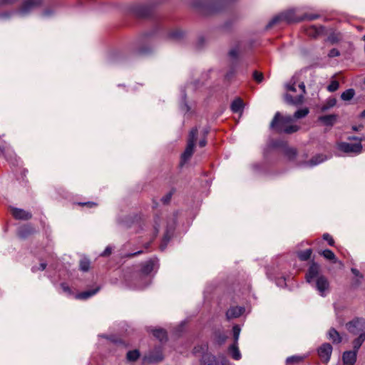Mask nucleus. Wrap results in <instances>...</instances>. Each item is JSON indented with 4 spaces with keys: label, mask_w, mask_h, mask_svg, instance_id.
Segmentation results:
<instances>
[{
    "label": "nucleus",
    "mask_w": 365,
    "mask_h": 365,
    "mask_svg": "<svg viewBox=\"0 0 365 365\" xmlns=\"http://www.w3.org/2000/svg\"><path fill=\"white\" fill-rule=\"evenodd\" d=\"M365 341V336H358L352 342L353 351L358 353L359 349Z\"/></svg>",
    "instance_id": "25"
},
{
    "label": "nucleus",
    "mask_w": 365,
    "mask_h": 365,
    "mask_svg": "<svg viewBox=\"0 0 365 365\" xmlns=\"http://www.w3.org/2000/svg\"><path fill=\"white\" fill-rule=\"evenodd\" d=\"M153 336L159 339L160 341H163L167 339V334L164 329H158L153 331Z\"/></svg>",
    "instance_id": "24"
},
{
    "label": "nucleus",
    "mask_w": 365,
    "mask_h": 365,
    "mask_svg": "<svg viewBox=\"0 0 365 365\" xmlns=\"http://www.w3.org/2000/svg\"><path fill=\"white\" fill-rule=\"evenodd\" d=\"M111 253V248L107 247L105 250L102 252L101 256H108Z\"/></svg>",
    "instance_id": "53"
},
{
    "label": "nucleus",
    "mask_w": 365,
    "mask_h": 365,
    "mask_svg": "<svg viewBox=\"0 0 365 365\" xmlns=\"http://www.w3.org/2000/svg\"><path fill=\"white\" fill-rule=\"evenodd\" d=\"M361 117L365 118V110L361 112Z\"/></svg>",
    "instance_id": "64"
},
{
    "label": "nucleus",
    "mask_w": 365,
    "mask_h": 365,
    "mask_svg": "<svg viewBox=\"0 0 365 365\" xmlns=\"http://www.w3.org/2000/svg\"><path fill=\"white\" fill-rule=\"evenodd\" d=\"M312 252V251L311 249H307L304 251L299 252L298 253V257L302 261H306L310 258Z\"/></svg>",
    "instance_id": "31"
},
{
    "label": "nucleus",
    "mask_w": 365,
    "mask_h": 365,
    "mask_svg": "<svg viewBox=\"0 0 365 365\" xmlns=\"http://www.w3.org/2000/svg\"><path fill=\"white\" fill-rule=\"evenodd\" d=\"M207 349V346L206 344L195 346L193 349V353L195 354H197L200 352L203 353L200 361L201 365H219L215 356L208 353H205Z\"/></svg>",
    "instance_id": "8"
},
{
    "label": "nucleus",
    "mask_w": 365,
    "mask_h": 365,
    "mask_svg": "<svg viewBox=\"0 0 365 365\" xmlns=\"http://www.w3.org/2000/svg\"><path fill=\"white\" fill-rule=\"evenodd\" d=\"M154 267L155 262L153 260H149L142 264L140 271L136 275V277L140 280V282L136 285L137 288H144L150 283L148 275L154 269Z\"/></svg>",
    "instance_id": "4"
},
{
    "label": "nucleus",
    "mask_w": 365,
    "mask_h": 365,
    "mask_svg": "<svg viewBox=\"0 0 365 365\" xmlns=\"http://www.w3.org/2000/svg\"><path fill=\"white\" fill-rule=\"evenodd\" d=\"M299 19L300 17H297L295 14V10L289 9L273 17L267 25V28H271L280 22H286L288 24L298 22L300 21Z\"/></svg>",
    "instance_id": "5"
},
{
    "label": "nucleus",
    "mask_w": 365,
    "mask_h": 365,
    "mask_svg": "<svg viewBox=\"0 0 365 365\" xmlns=\"http://www.w3.org/2000/svg\"><path fill=\"white\" fill-rule=\"evenodd\" d=\"M326 160L323 155H317L313 157L307 163L309 166L317 165Z\"/></svg>",
    "instance_id": "27"
},
{
    "label": "nucleus",
    "mask_w": 365,
    "mask_h": 365,
    "mask_svg": "<svg viewBox=\"0 0 365 365\" xmlns=\"http://www.w3.org/2000/svg\"><path fill=\"white\" fill-rule=\"evenodd\" d=\"M336 100L335 99H331L328 101V105L327 106H324L322 108V110L323 111L327 110L328 108H331V107H333L334 106H335L336 104Z\"/></svg>",
    "instance_id": "47"
},
{
    "label": "nucleus",
    "mask_w": 365,
    "mask_h": 365,
    "mask_svg": "<svg viewBox=\"0 0 365 365\" xmlns=\"http://www.w3.org/2000/svg\"><path fill=\"white\" fill-rule=\"evenodd\" d=\"M240 53V46L238 45L232 48L229 51V56L231 58L236 59L238 57Z\"/></svg>",
    "instance_id": "35"
},
{
    "label": "nucleus",
    "mask_w": 365,
    "mask_h": 365,
    "mask_svg": "<svg viewBox=\"0 0 365 365\" xmlns=\"http://www.w3.org/2000/svg\"><path fill=\"white\" fill-rule=\"evenodd\" d=\"M61 287L62 288L63 291L64 292H66L69 294H71V288L66 284V283H61Z\"/></svg>",
    "instance_id": "50"
},
{
    "label": "nucleus",
    "mask_w": 365,
    "mask_h": 365,
    "mask_svg": "<svg viewBox=\"0 0 365 365\" xmlns=\"http://www.w3.org/2000/svg\"><path fill=\"white\" fill-rule=\"evenodd\" d=\"M173 230H174L173 227H167L166 232L163 238V242L160 247L161 250H164L165 249L168 242L170 241V240L172 237Z\"/></svg>",
    "instance_id": "18"
},
{
    "label": "nucleus",
    "mask_w": 365,
    "mask_h": 365,
    "mask_svg": "<svg viewBox=\"0 0 365 365\" xmlns=\"http://www.w3.org/2000/svg\"><path fill=\"white\" fill-rule=\"evenodd\" d=\"M323 239L326 241L328 242V244L330 245V246H333L334 244V241L333 240V238L331 237V236L328 234V233H324L323 235Z\"/></svg>",
    "instance_id": "43"
},
{
    "label": "nucleus",
    "mask_w": 365,
    "mask_h": 365,
    "mask_svg": "<svg viewBox=\"0 0 365 365\" xmlns=\"http://www.w3.org/2000/svg\"><path fill=\"white\" fill-rule=\"evenodd\" d=\"M162 356H158L157 357H154L153 356H150L148 359V361L150 362V363H155V362H158V361H160L162 360Z\"/></svg>",
    "instance_id": "48"
},
{
    "label": "nucleus",
    "mask_w": 365,
    "mask_h": 365,
    "mask_svg": "<svg viewBox=\"0 0 365 365\" xmlns=\"http://www.w3.org/2000/svg\"><path fill=\"white\" fill-rule=\"evenodd\" d=\"M243 108V102L240 98H236L231 104V110L234 113L240 112Z\"/></svg>",
    "instance_id": "22"
},
{
    "label": "nucleus",
    "mask_w": 365,
    "mask_h": 365,
    "mask_svg": "<svg viewBox=\"0 0 365 365\" xmlns=\"http://www.w3.org/2000/svg\"><path fill=\"white\" fill-rule=\"evenodd\" d=\"M339 83L336 81H333L331 82V83L328 86L327 89L330 92H334L336 91L339 88Z\"/></svg>",
    "instance_id": "39"
},
{
    "label": "nucleus",
    "mask_w": 365,
    "mask_h": 365,
    "mask_svg": "<svg viewBox=\"0 0 365 365\" xmlns=\"http://www.w3.org/2000/svg\"><path fill=\"white\" fill-rule=\"evenodd\" d=\"M297 83V76H294L292 78L285 83L284 87L288 92H296ZM297 86L300 90V93L296 96H293L289 93H286L284 96L285 102L290 105L299 106L304 102V95L306 93L305 85L304 82L298 83Z\"/></svg>",
    "instance_id": "2"
},
{
    "label": "nucleus",
    "mask_w": 365,
    "mask_h": 365,
    "mask_svg": "<svg viewBox=\"0 0 365 365\" xmlns=\"http://www.w3.org/2000/svg\"><path fill=\"white\" fill-rule=\"evenodd\" d=\"M41 4V0H25L19 10V14L22 16H26Z\"/></svg>",
    "instance_id": "10"
},
{
    "label": "nucleus",
    "mask_w": 365,
    "mask_h": 365,
    "mask_svg": "<svg viewBox=\"0 0 365 365\" xmlns=\"http://www.w3.org/2000/svg\"><path fill=\"white\" fill-rule=\"evenodd\" d=\"M10 209H11L12 215L16 220H27L31 219L32 217V215L31 212H27L23 209L13 207H11Z\"/></svg>",
    "instance_id": "14"
},
{
    "label": "nucleus",
    "mask_w": 365,
    "mask_h": 365,
    "mask_svg": "<svg viewBox=\"0 0 365 365\" xmlns=\"http://www.w3.org/2000/svg\"><path fill=\"white\" fill-rule=\"evenodd\" d=\"M229 352L235 360H240L241 359V354L238 349L237 344L233 343V344L230 345Z\"/></svg>",
    "instance_id": "21"
},
{
    "label": "nucleus",
    "mask_w": 365,
    "mask_h": 365,
    "mask_svg": "<svg viewBox=\"0 0 365 365\" xmlns=\"http://www.w3.org/2000/svg\"><path fill=\"white\" fill-rule=\"evenodd\" d=\"M338 148L339 150L348 154L358 155L361 153L363 147L361 143H350L341 142L338 144Z\"/></svg>",
    "instance_id": "9"
},
{
    "label": "nucleus",
    "mask_w": 365,
    "mask_h": 365,
    "mask_svg": "<svg viewBox=\"0 0 365 365\" xmlns=\"http://www.w3.org/2000/svg\"><path fill=\"white\" fill-rule=\"evenodd\" d=\"M245 311V308L242 307H233L230 308L226 312V317L227 319L237 318L240 317L243 312Z\"/></svg>",
    "instance_id": "16"
},
{
    "label": "nucleus",
    "mask_w": 365,
    "mask_h": 365,
    "mask_svg": "<svg viewBox=\"0 0 365 365\" xmlns=\"http://www.w3.org/2000/svg\"><path fill=\"white\" fill-rule=\"evenodd\" d=\"M172 195H173V192H170L168 194H166L165 196H163L161 198V201L163 202V204L168 203L170 201V200H171Z\"/></svg>",
    "instance_id": "45"
},
{
    "label": "nucleus",
    "mask_w": 365,
    "mask_h": 365,
    "mask_svg": "<svg viewBox=\"0 0 365 365\" xmlns=\"http://www.w3.org/2000/svg\"><path fill=\"white\" fill-rule=\"evenodd\" d=\"M328 338L333 343L339 344L341 342V337L339 333L334 328H331L328 331Z\"/></svg>",
    "instance_id": "20"
},
{
    "label": "nucleus",
    "mask_w": 365,
    "mask_h": 365,
    "mask_svg": "<svg viewBox=\"0 0 365 365\" xmlns=\"http://www.w3.org/2000/svg\"><path fill=\"white\" fill-rule=\"evenodd\" d=\"M142 252L141 251H139V252H135V253H133L130 255V256H135V255H139L140 253H141Z\"/></svg>",
    "instance_id": "63"
},
{
    "label": "nucleus",
    "mask_w": 365,
    "mask_h": 365,
    "mask_svg": "<svg viewBox=\"0 0 365 365\" xmlns=\"http://www.w3.org/2000/svg\"><path fill=\"white\" fill-rule=\"evenodd\" d=\"M346 328L353 335L365 336V319L354 318L346 323Z\"/></svg>",
    "instance_id": "7"
},
{
    "label": "nucleus",
    "mask_w": 365,
    "mask_h": 365,
    "mask_svg": "<svg viewBox=\"0 0 365 365\" xmlns=\"http://www.w3.org/2000/svg\"><path fill=\"white\" fill-rule=\"evenodd\" d=\"M303 360V357L302 356H289L287 359L286 361L287 364H290V363H299L301 361Z\"/></svg>",
    "instance_id": "38"
},
{
    "label": "nucleus",
    "mask_w": 365,
    "mask_h": 365,
    "mask_svg": "<svg viewBox=\"0 0 365 365\" xmlns=\"http://www.w3.org/2000/svg\"><path fill=\"white\" fill-rule=\"evenodd\" d=\"M206 143H207L206 140H205V138H203V139H202V140H200V142H199V145H200L201 148H202V147L205 146Z\"/></svg>",
    "instance_id": "59"
},
{
    "label": "nucleus",
    "mask_w": 365,
    "mask_h": 365,
    "mask_svg": "<svg viewBox=\"0 0 365 365\" xmlns=\"http://www.w3.org/2000/svg\"><path fill=\"white\" fill-rule=\"evenodd\" d=\"M99 289H100V287H98L96 289L81 292V293L76 294V298L78 299H87L89 297L96 294L99 291Z\"/></svg>",
    "instance_id": "19"
},
{
    "label": "nucleus",
    "mask_w": 365,
    "mask_h": 365,
    "mask_svg": "<svg viewBox=\"0 0 365 365\" xmlns=\"http://www.w3.org/2000/svg\"><path fill=\"white\" fill-rule=\"evenodd\" d=\"M91 262L88 258H82L79 262V268L82 272H88L90 269Z\"/></svg>",
    "instance_id": "26"
},
{
    "label": "nucleus",
    "mask_w": 365,
    "mask_h": 365,
    "mask_svg": "<svg viewBox=\"0 0 365 365\" xmlns=\"http://www.w3.org/2000/svg\"><path fill=\"white\" fill-rule=\"evenodd\" d=\"M253 78L257 83H260L264 78L263 73L255 71L253 73Z\"/></svg>",
    "instance_id": "42"
},
{
    "label": "nucleus",
    "mask_w": 365,
    "mask_h": 365,
    "mask_svg": "<svg viewBox=\"0 0 365 365\" xmlns=\"http://www.w3.org/2000/svg\"><path fill=\"white\" fill-rule=\"evenodd\" d=\"M220 363L222 365H230L229 360L224 356L221 358Z\"/></svg>",
    "instance_id": "54"
},
{
    "label": "nucleus",
    "mask_w": 365,
    "mask_h": 365,
    "mask_svg": "<svg viewBox=\"0 0 365 365\" xmlns=\"http://www.w3.org/2000/svg\"><path fill=\"white\" fill-rule=\"evenodd\" d=\"M34 232V229L30 226H24L19 228L18 235L21 238L26 237L29 235Z\"/></svg>",
    "instance_id": "23"
},
{
    "label": "nucleus",
    "mask_w": 365,
    "mask_h": 365,
    "mask_svg": "<svg viewBox=\"0 0 365 365\" xmlns=\"http://www.w3.org/2000/svg\"><path fill=\"white\" fill-rule=\"evenodd\" d=\"M185 34L182 31L177 29L169 34V37L175 40H180L183 38Z\"/></svg>",
    "instance_id": "30"
},
{
    "label": "nucleus",
    "mask_w": 365,
    "mask_h": 365,
    "mask_svg": "<svg viewBox=\"0 0 365 365\" xmlns=\"http://www.w3.org/2000/svg\"><path fill=\"white\" fill-rule=\"evenodd\" d=\"M159 221H160V217H159V216L156 215L154 218V225H153V228L155 230V237L157 235V234L159 232V227H160Z\"/></svg>",
    "instance_id": "41"
},
{
    "label": "nucleus",
    "mask_w": 365,
    "mask_h": 365,
    "mask_svg": "<svg viewBox=\"0 0 365 365\" xmlns=\"http://www.w3.org/2000/svg\"><path fill=\"white\" fill-rule=\"evenodd\" d=\"M138 52H139V53H140V54H146V53H148L149 52V51H148V50H147V49H145V48H141V49H140V50L138 51Z\"/></svg>",
    "instance_id": "60"
},
{
    "label": "nucleus",
    "mask_w": 365,
    "mask_h": 365,
    "mask_svg": "<svg viewBox=\"0 0 365 365\" xmlns=\"http://www.w3.org/2000/svg\"><path fill=\"white\" fill-rule=\"evenodd\" d=\"M286 145V142L282 140H276L272 143V146L274 148H285Z\"/></svg>",
    "instance_id": "44"
},
{
    "label": "nucleus",
    "mask_w": 365,
    "mask_h": 365,
    "mask_svg": "<svg viewBox=\"0 0 365 365\" xmlns=\"http://www.w3.org/2000/svg\"><path fill=\"white\" fill-rule=\"evenodd\" d=\"M141 10H142V11L139 14L140 16H146L149 14V12L146 9L142 8Z\"/></svg>",
    "instance_id": "55"
},
{
    "label": "nucleus",
    "mask_w": 365,
    "mask_h": 365,
    "mask_svg": "<svg viewBox=\"0 0 365 365\" xmlns=\"http://www.w3.org/2000/svg\"><path fill=\"white\" fill-rule=\"evenodd\" d=\"M197 129L196 128H192L189 133L186 148L181 155V165L185 164L192 155L195 143L197 139Z\"/></svg>",
    "instance_id": "6"
},
{
    "label": "nucleus",
    "mask_w": 365,
    "mask_h": 365,
    "mask_svg": "<svg viewBox=\"0 0 365 365\" xmlns=\"http://www.w3.org/2000/svg\"><path fill=\"white\" fill-rule=\"evenodd\" d=\"M240 328L238 325H235L232 328V331H233V336H234V339H235V341L234 343H236L237 344V341H238V339H239V336H240Z\"/></svg>",
    "instance_id": "37"
},
{
    "label": "nucleus",
    "mask_w": 365,
    "mask_h": 365,
    "mask_svg": "<svg viewBox=\"0 0 365 365\" xmlns=\"http://www.w3.org/2000/svg\"><path fill=\"white\" fill-rule=\"evenodd\" d=\"M349 140H359L358 143H361V141L363 140V138H357V137H349L348 138Z\"/></svg>",
    "instance_id": "58"
},
{
    "label": "nucleus",
    "mask_w": 365,
    "mask_h": 365,
    "mask_svg": "<svg viewBox=\"0 0 365 365\" xmlns=\"http://www.w3.org/2000/svg\"><path fill=\"white\" fill-rule=\"evenodd\" d=\"M306 280L317 290L320 296L324 297L329 293V282L325 276L320 274V267L318 264H311L306 273Z\"/></svg>",
    "instance_id": "1"
},
{
    "label": "nucleus",
    "mask_w": 365,
    "mask_h": 365,
    "mask_svg": "<svg viewBox=\"0 0 365 365\" xmlns=\"http://www.w3.org/2000/svg\"><path fill=\"white\" fill-rule=\"evenodd\" d=\"M309 112V110L307 108L299 109L294 113V116L292 118H294L296 119L304 118L308 115Z\"/></svg>",
    "instance_id": "29"
},
{
    "label": "nucleus",
    "mask_w": 365,
    "mask_h": 365,
    "mask_svg": "<svg viewBox=\"0 0 365 365\" xmlns=\"http://www.w3.org/2000/svg\"><path fill=\"white\" fill-rule=\"evenodd\" d=\"M357 352L351 351H346L343 353L342 361L345 365H354L356 361Z\"/></svg>",
    "instance_id": "15"
},
{
    "label": "nucleus",
    "mask_w": 365,
    "mask_h": 365,
    "mask_svg": "<svg viewBox=\"0 0 365 365\" xmlns=\"http://www.w3.org/2000/svg\"><path fill=\"white\" fill-rule=\"evenodd\" d=\"M182 98H183V101H185V98H186V94L185 93V91H184V90H183V91H182Z\"/></svg>",
    "instance_id": "62"
},
{
    "label": "nucleus",
    "mask_w": 365,
    "mask_h": 365,
    "mask_svg": "<svg viewBox=\"0 0 365 365\" xmlns=\"http://www.w3.org/2000/svg\"><path fill=\"white\" fill-rule=\"evenodd\" d=\"M305 32L307 36L316 38L325 34V27L312 25L306 28Z\"/></svg>",
    "instance_id": "12"
},
{
    "label": "nucleus",
    "mask_w": 365,
    "mask_h": 365,
    "mask_svg": "<svg viewBox=\"0 0 365 365\" xmlns=\"http://www.w3.org/2000/svg\"><path fill=\"white\" fill-rule=\"evenodd\" d=\"M354 90L353 88H349L341 93V98L343 101H349L354 98Z\"/></svg>",
    "instance_id": "28"
},
{
    "label": "nucleus",
    "mask_w": 365,
    "mask_h": 365,
    "mask_svg": "<svg viewBox=\"0 0 365 365\" xmlns=\"http://www.w3.org/2000/svg\"><path fill=\"white\" fill-rule=\"evenodd\" d=\"M79 204L81 205H87L88 207H93V206H96V203L93 202H81V203H79Z\"/></svg>",
    "instance_id": "56"
},
{
    "label": "nucleus",
    "mask_w": 365,
    "mask_h": 365,
    "mask_svg": "<svg viewBox=\"0 0 365 365\" xmlns=\"http://www.w3.org/2000/svg\"><path fill=\"white\" fill-rule=\"evenodd\" d=\"M339 55H340V52L336 48L331 49L328 53V56L329 58L336 57V56H339Z\"/></svg>",
    "instance_id": "46"
},
{
    "label": "nucleus",
    "mask_w": 365,
    "mask_h": 365,
    "mask_svg": "<svg viewBox=\"0 0 365 365\" xmlns=\"http://www.w3.org/2000/svg\"><path fill=\"white\" fill-rule=\"evenodd\" d=\"M16 0H1V4H11L14 3Z\"/></svg>",
    "instance_id": "57"
},
{
    "label": "nucleus",
    "mask_w": 365,
    "mask_h": 365,
    "mask_svg": "<svg viewBox=\"0 0 365 365\" xmlns=\"http://www.w3.org/2000/svg\"><path fill=\"white\" fill-rule=\"evenodd\" d=\"M284 153L289 158H294L297 154L296 150L292 148H285Z\"/></svg>",
    "instance_id": "40"
},
{
    "label": "nucleus",
    "mask_w": 365,
    "mask_h": 365,
    "mask_svg": "<svg viewBox=\"0 0 365 365\" xmlns=\"http://www.w3.org/2000/svg\"><path fill=\"white\" fill-rule=\"evenodd\" d=\"M351 271L353 273V274H354L356 277H361V278L363 277V275L360 273V272L357 269L351 268Z\"/></svg>",
    "instance_id": "51"
},
{
    "label": "nucleus",
    "mask_w": 365,
    "mask_h": 365,
    "mask_svg": "<svg viewBox=\"0 0 365 365\" xmlns=\"http://www.w3.org/2000/svg\"><path fill=\"white\" fill-rule=\"evenodd\" d=\"M362 126L360 125L359 127H356V126H353V130H355V131H358Z\"/></svg>",
    "instance_id": "61"
},
{
    "label": "nucleus",
    "mask_w": 365,
    "mask_h": 365,
    "mask_svg": "<svg viewBox=\"0 0 365 365\" xmlns=\"http://www.w3.org/2000/svg\"><path fill=\"white\" fill-rule=\"evenodd\" d=\"M140 356V353L138 350L129 351L127 353V359L130 361H136Z\"/></svg>",
    "instance_id": "32"
},
{
    "label": "nucleus",
    "mask_w": 365,
    "mask_h": 365,
    "mask_svg": "<svg viewBox=\"0 0 365 365\" xmlns=\"http://www.w3.org/2000/svg\"><path fill=\"white\" fill-rule=\"evenodd\" d=\"M341 38L339 34L332 33L328 36L327 41L331 43L334 44L338 43Z\"/></svg>",
    "instance_id": "33"
},
{
    "label": "nucleus",
    "mask_w": 365,
    "mask_h": 365,
    "mask_svg": "<svg viewBox=\"0 0 365 365\" xmlns=\"http://www.w3.org/2000/svg\"><path fill=\"white\" fill-rule=\"evenodd\" d=\"M336 117L337 116L334 114L322 115L319 117V120L322 122L325 125L331 126L336 122Z\"/></svg>",
    "instance_id": "17"
},
{
    "label": "nucleus",
    "mask_w": 365,
    "mask_h": 365,
    "mask_svg": "<svg viewBox=\"0 0 365 365\" xmlns=\"http://www.w3.org/2000/svg\"><path fill=\"white\" fill-rule=\"evenodd\" d=\"M46 267V264L45 262H41L40 264H39V267H32V271L34 272H36L37 270H44Z\"/></svg>",
    "instance_id": "49"
},
{
    "label": "nucleus",
    "mask_w": 365,
    "mask_h": 365,
    "mask_svg": "<svg viewBox=\"0 0 365 365\" xmlns=\"http://www.w3.org/2000/svg\"><path fill=\"white\" fill-rule=\"evenodd\" d=\"M319 18V14H305L302 16L300 17V21L304 20H309V21H313Z\"/></svg>",
    "instance_id": "36"
},
{
    "label": "nucleus",
    "mask_w": 365,
    "mask_h": 365,
    "mask_svg": "<svg viewBox=\"0 0 365 365\" xmlns=\"http://www.w3.org/2000/svg\"><path fill=\"white\" fill-rule=\"evenodd\" d=\"M332 352V346L329 343H324L323 344L319 349H318V354L321 359L325 362L327 363L331 357Z\"/></svg>",
    "instance_id": "11"
},
{
    "label": "nucleus",
    "mask_w": 365,
    "mask_h": 365,
    "mask_svg": "<svg viewBox=\"0 0 365 365\" xmlns=\"http://www.w3.org/2000/svg\"><path fill=\"white\" fill-rule=\"evenodd\" d=\"M235 71L234 68H232L230 71H228L225 76V78L228 80H230L234 75H235Z\"/></svg>",
    "instance_id": "52"
},
{
    "label": "nucleus",
    "mask_w": 365,
    "mask_h": 365,
    "mask_svg": "<svg viewBox=\"0 0 365 365\" xmlns=\"http://www.w3.org/2000/svg\"><path fill=\"white\" fill-rule=\"evenodd\" d=\"M292 121L293 118L291 115L283 116L279 112H277L270 123V128L278 133L291 134L299 129L298 125H290Z\"/></svg>",
    "instance_id": "3"
},
{
    "label": "nucleus",
    "mask_w": 365,
    "mask_h": 365,
    "mask_svg": "<svg viewBox=\"0 0 365 365\" xmlns=\"http://www.w3.org/2000/svg\"><path fill=\"white\" fill-rule=\"evenodd\" d=\"M195 6H197V7H202L205 9H206L207 11H209L210 13H214V12H217V11H220L222 10V0H216L213 2L206 3L205 4H203V5L195 4Z\"/></svg>",
    "instance_id": "13"
},
{
    "label": "nucleus",
    "mask_w": 365,
    "mask_h": 365,
    "mask_svg": "<svg viewBox=\"0 0 365 365\" xmlns=\"http://www.w3.org/2000/svg\"><path fill=\"white\" fill-rule=\"evenodd\" d=\"M322 255L324 257L329 260H335L336 259L334 253L328 249L323 250Z\"/></svg>",
    "instance_id": "34"
}]
</instances>
